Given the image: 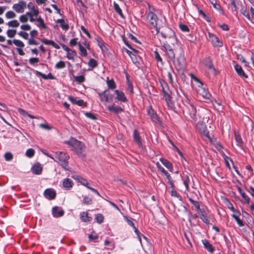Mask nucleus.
Masks as SVG:
<instances>
[{
  "instance_id": "obj_1",
  "label": "nucleus",
  "mask_w": 254,
  "mask_h": 254,
  "mask_svg": "<svg viewBox=\"0 0 254 254\" xmlns=\"http://www.w3.org/2000/svg\"><path fill=\"white\" fill-rule=\"evenodd\" d=\"M145 14L146 15V21L155 29L157 33H160L162 37L164 39H177L174 31L168 27L163 28L161 32L159 31L157 27L158 17L154 12H150L147 13L146 12Z\"/></svg>"
},
{
  "instance_id": "obj_2",
  "label": "nucleus",
  "mask_w": 254,
  "mask_h": 254,
  "mask_svg": "<svg viewBox=\"0 0 254 254\" xmlns=\"http://www.w3.org/2000/svg\"><path fill=\"white\" fill-rule=\"evenodd\" d=\"M64 143L72 147V150L80 157L84 158L86 155L83 153L86 146L85 144L77 139L71 137L68 140L65 141Z\"/></svg>"
},
{
  "instance_id": "obj_3",
  "label": "nucleus",
  "mask_w": 254,
  "mask_h": 254,
  "mask_svg": "<svg viewBox=\"0 0 254 254\" xmlns=\"http://www.w3.org/2000/svg\"><path fill=\"white\" fill-rule=\"evenodd\" d=\"M69 156L65 152L57 151L55 152L54 161L62 166L65 170H68V162Z\"/></svg>"
},
{
  "instance_id": "obj_4",
  "label": "nucleus",
  "mask_w": 254,
  "mask_h": 254,
  "mask_svg": "<svg viewBox=\"0 0 254 254\" xmlns=\"http://www.w3.org/2000/svg\"><path fill=\"white\" fill-rule=\"evenodd\" d=\"M160 83L162 87L163 96L165 99V101L168 105V106L171 109H174L175 106L173 102L172 101V96L171 95V92L169 90L168 84L163 80H160Z\"/></svg>"
},
{
  "instance_id": "obj_5",
  "label": "nucleus",
  "mask_w": 254,
  "mask_h": 254,
  "mask_svg": "<svg viewBox=\"0 0 254 254\" xmlns=\"http://www.w3.org/2000/svg\"><path fill=\"white\" fill-rule=\"evenodd\" d=\"M184 105L185 107L183 110L184 114L189 115L194 121H196L198 115L197 114L196 107L194 105L190 100H187Z\"/></svg>"
},
{
  "instance_id": "obj_6",
  "label": "nucleus",
  "mask_w": 254,
  "mask_h": 254,
  "mask_svg": "<svg viewBox=\"0 0 254 254\" xmlns=\"http://www.w3.org/2000/svg\"><path fill=\"white\" fill-rule=\"evenodd\" d=\"M98 95L102 102H109L113 101V95L107 90L98 92Z\"/></svg>"
},
{
  "instance_id": "obj_7",
  "label": "nucleus",
  "mask_w": 254,
  "mask_h": 254,
  "mask_svg": "<svg viewBox=\"0 0 254 254\" xmlns=\"http://www.w3.org/2000/svg\"><path fill=\"white\" fill-rule=\"evenodd\" d=\"M164 51L168 59L172 61H174L175 54L171 46L168 44H164L163 46Z\"/></svg>"
},
{
  "instance_id": "obj_8",
  "label": "nucleus",
  "mask_w": 254,
  "mask_h": 254,
  "mask_svg": "<svg viewBox=\"0 0 254 254\" xmlns=\"http://www.w3.org/2000/svg\"><path fill=\"white\" fill-rule=\"evenodd\" d=\"M26 6L27 5L26 2L23 0H21L19 1L18 3L14 4L12 6V8L17 13H23L24 11Z\"/></svg>"
},
{
  "instance_id": "obj_9",
  "label": "nucleus",
  "mask_w": 254,
  "mask_h": 254,
  "mask_svg": "<svg viewBox=\"0 0 254 254\" xmlns=\"http://www.w3.org/2000/svg\"><path fill=\"white\" fill-rule=\"evenodd\" d=\"M147 110L153 122L158 124L161 123L160 118L151 107H148Z\"/></svg>"
},
{
  "instance_id": "obj_10",
  "label": "nucleus",
  "mask_w": 254,
  "mask_h": 254,
  "mask_svg": "<svg viewBox=\"0 0 254 254\" xmlns=\"http://www.w3.org/2000/svg\"><path fill=\"white\" fill-rule=\"evenodd\" d=\"M208 37L210 38L212 44L214 47H221L223 46V43L220 41L219 38L215 35L208 33Z\"/></svg>"
},
{
  "instance_id": "obj_11",
  "label": "nucleus",
  "mask_w": 254,
  "mask_h": 254,
  "mask_svg": "<svg viewBox=\"0 0 254 254\" xmlns=\"http://www.w3.org/2000/svg\"><path fill=\"white\" fill-rule=\"evenodd\" d=\"M203 63L208 68V69L212 70L214 74H217L216 70L212 63V61L210 57H206L203 60Z\"/></svg>"
},
{
  "instance_id": "obj_12",
  "label": "nucleus",
  "mask_w": 254,
  "mask_h": 254,
  "mask_svg": "<svg viewBox=\"0 0 254 254\" xmlns=\"http://www.w3.org/2000/svg\"><path fill=\"white\" fill-rule=\"evenodd\" d=\"M64 213V211L62 208L58 206H54L52 208V214L54 217L59 218L63 216Z\"/></svg>"
},
{
  "instance_id": "obj_13",
  "label": "nucleus",
  "mask_w": 254,
  "mask_h": 254,
  "mask_svg": "<svg viewBox=\"0 0 254 254\" xmlns=\"http://www.w3.org/2000/svg\"><path fill=\"white\" fill-rule=\"evenodd\" d=\"M45 197L49 199H53L56 196V191L51 189H47L44 191Z\"/></svg>"
},
{
  "instance_id": "obj_14",
  "label": "nucleus",
  "mask_w": 254,
  "mask_h": 254,
  "mask_svg": "<svg viewBox=\"0 0 254 254\" xmlns=\"http://www.w3.org/2000/svg\"><path fill=\"white\" fill-rule=\"evenodd\" d=\"M198 213L200 215V218L201 219V220L204 223L206 224H209L210 223V220L209 219L208 214L206 211L204 210H201Z\"/></svg>"
},
{
  "instance_id": "obj_15",
  "label": "nucleus",
  "mask_w": 254,
  "mask_h": 254,
  "mask_svg": "<svg viewBox=\"0 0 254 254\" xmlns=\"http://www.w3.org/2000/svg\"><path fill=\"white\" fill-rule=\"evenodd\" d=\"M115 93L117 95L116 99L121 102H127V100L125 96V93L122 91L118 90H116L115 91Z\"/></svg>"
},
{
  "instance_id": "obj_16",
  "label": "nucleus",
  "mask_w": 254,
  "mask_h": 254,
  "mask_svg": "<svg viewBox=\"0 0 254 254\" xmlns=\"http://www.w3.org/2000/svg\"><path fill=\"white\" fill-rule=\"evenodd\" d=\"M192 179L191 176L190 175H189L188 174H184L182 176V180L183 181V184L185 185L186 189L187 190H189V185L190 182V180Z\"/></svg>"
},
{
  "instance_id": "obj_17",
  "label": "nucleus",
  "mask_w": 254,
  "mask_h": 254,
  "mask_svg": "<svg viewBox=\"0 0 254 254\" xmlns=\"http://www.w3.org/2000/svg\"><path fill=\"white\" fill-rule=\"evenodd\" d=\"M27 7L30 10L28 12L32 13L33 15L37 17L39 15V11L38 9H35V5L32 2H30L27 4Z\"/></svg>"
},
{
  "instance_id": "obj_18",
  "label": "nucleus",
  "mask_w": 254,
  "mask_h": 254,
  "mask_svg": "<svg viewBox=\"0 0 254 254\" xmlns=\"http://www.w3.org/2000/svg\"><path fill=\"white\" fill-rule=\"evenodd\" d=\"M234 68L237 74L242 77L248 78V75L245 73L241 65L238 64L234 65Z\"/></svg>"
},
{
  "instance_id": "obj_19",
  "label": "nucleus",
  "mask_w": 254,
  "mask_h": 254,
  "mask_svg": "<svg viewBox=\"0 0 254 254\" xmlns=\"http://www.w3.org/2000/svg\"><path fill=\"white\" fill-rule=\"evenodd\" d=\"M198 92L199 94L205 99L209 100L211 97V95L208 90L204 88L201 87L199 89Z\"/></svg>"
},
{
  "instance_id": "obj_20",
  "label": "nucleus",
  "mask_w": 254,
  "mask_h": 254,
  "mask_svg": "<svg viewBox=\"0 0 254 254\" xmlns=\"http://www.w3.org/2000/svg\"><path fill=\"white\" fill-rule=\"evenodd\" d=\"M73 185L72 181L69 178H65L63 181V187L67 190H69L72 188Z\"/></svg>"
},
{
  "instance_id": "obj_21",
  "label": "nucleus",
  "mask_w": 254,
  "mask_h": 254,
  "mask_svg": "<svg viewBox=\"0 0 254 254\" xmlns=\"http://www.w3.org/2000/svg\"><path fill=\"white\" fill-rule=\"evenodd\" d=\"M133 137L134 141L138 144V146H142V144L141 141V138L137 130H134L133 133Z\"/></svg>"
},
{
  "instance_id": "obj_22",
  "label": "nucleus",
  "mask_w": 254,
  "mask_h": 254,
  "mask_svg": "<svg viewBox=\"0 0 254 254\" xmlns=\"http://www.w3.org/2000/svg\"><path fill=\"white\" fill-rule=\"evenodd\" d=\"M108 109L109 111L116 114H118L123 111V109L120 106L115 105V104H113L112 106H108Z\"/></svg>"
},
{
  "instance_id": "obj_23",
  "label": "nucleus",
  "mask_w": 254,
  "mask_h": 254,
  "mask_svg": "<svg viewBox=\"0 0 254 254\" xmlns=\"http://www.w3.org/2000/svg\"><path fill=\"white\" fill-rule=\"evenodd\" d=\"M160 161L170 172H173V167L170 162L163 158H160Z\"/></svg>"
},
{
  "instance_id": "obj_24",
  "label": "nucleus",
  "mask_w": 254,
  "mask_h": 254,
  "mask_svg": "<svg viewBox=\"0 0 254 254\" xmlns=\"http://www.w3.org/2000/svg\"><path fill=\"white\" fill-rule=\"evenodd\" d=\"M31 171L34 174L40 175L42 171V167L40 164L34 165L31 169Z\"/></svg>"
},
{
  "instance_id": "obj_25",
  "label": "nucleus",
  "mask_w": 254,
  "mask_h": 254,
  "mask_svg": "<svg viewBox=\"0 0 254 254\" xmlns=\"http://www.w3.org/2000/svg\"><path fill=\"white\" fill-rule=\"evenodd\" d=\"M202 243L203 244L204 248L209 252L213 253L215 249L211 244L206 240H202Z\"/></svg>"
},
{
  "instance_id": "obj_26",
  "label": "nucleus",
  "mask_w": 254,
  "mask_h": 254,
  "mask_svg": "<svg viewBox=\"0 0 254 254\" xmlns=\"http://www.w3.org/2000/svg\"><path fill=\"white\" fill-rule=\"evenodd\" d=\"M81 220L84 222H90L92 220V217L88 216L87 212H82L80 214Z\"/></svg>"
},
{
  "instance_id": "obj_27",
  "label": "nucleus",
  "mask_w": 254,
  "mask_h": 254,
  "mask_svg": "<svg viewBox=\"0 0 254 254\" xmlns=\"http://www.w3.org/2000/svg\"><path fill=\"white\" fill-rule=\"evenodd\" d=\"M34 72L36 75L41 76L44 79H54V77L51 73H49L48 75H46L38 70H35Z\"/></svg>"
},
{
  "instance_id": "obj_28",
  "label": "nucleus",
  "mask_w": 254,
  "mask_h": 254,
  "mask_svg": "<svg viewBox=\"0 0 254 254\" xmlns=\"http://www.w3.org/2000/svg\"><path fill=\"white\" fill-rule=\"evenodd\" d=\"M36 17V21L37 22V24H36V25L42 29H46L47 27L46 24L44 23V21L43 19L42 18V17L40 16H38Z\"/></svg>"
},
{
  "instance_id": "obj_29",
  "label": "nucleus",
  "mask_w": 254,
  "mask_h": 254,
  "mask_svg": "<svg viewBox=\"0 0 254 254\" xmlns=\"http://www.w3.org/2000/svg\"><path fill=\"white\" fill-rule=\"evenodd\" d=\"M237 189L239 192L244 199L245 202L247 204H249L250 202V197L247 195L246 194L245 192L240 187H238Z\"/></svg>"
},
{
  "instance_id": "obj_30",
  "label": "nucleus",
  "mask_w": 254,
  "mask_h": 254,
  "mask_svg": "<svg viewBox=\"0 0 254 254\" xmlns=\"http://www.w3.org/2000/svg\"><path fill=\"white\" fill-rule=\"evenodd\" d=\"M106 82L108 89L114 90L116 88V84L113 79H110L108 77H107Z\"/></svg>"
},
{
  "instance_id": "obj_31",
  "label": "nucleus",
  "mask_w": 254,
  "mask_h": 254,
  "mask_svg": "<svg viewBox=\"0 0 254 254\" xmlns=\"http://www.w3.org/2000/svg\"><path fill=\"white\" fill-rule=\"evenodd\" d=\"M177 63L179 69L183 68L185 64V58L182 55H180L177 58Z\"/></svg>"
},
{
  "instance_id": "obj_32",
  "label": "nucleus",
  "mask_w": 254,
  "mask_h": 254,
  "mask_svg": "<svg viewBox=\"0 0 254 254\" xmlns=\"http://www.w3.org/2000/svg\"><path fill=\"white\" fill-rule=\"evenodd\" d=\"M68 99L73 104H77L79 106H82L84 101L82 99L77 100L76 98L72 96H69Z\"/></svg>"
},
{
  "instance_id": "obj_33",
  "label": "nucleus",
  "mask_w": 254,
  "mask_h": 254,
  "mask_svg": "<svg viewBox=\"0 0 254 254\" xmlns=\"http://www.w3.org/2000/svg\"><path fill=\"white\" fill-rule=\"evenodd\" d=\"M57 22L60 24V26L63 30L67 31L69 29L68 24L65 22L64 19H59L57 20Z\"/></svg>"
},
{
  "instance_id": "obj_34",
  "label": "nucleus",
  "mask_w": 254,
  "mask_h": 254,
  "mask_svg": "<svg viewBox=\"0 0 254 254\" xmlns=\"http://www.w3.org/2000/svg\"><path fill=\"white\" fill-rule=\"evenodd\" d=\"M42 43L48 45H51L53 47L55 48L56 49H60V46L57 45L55 42L52 40H49L48 39H44L42 41Z\"/></svg>"
},
{
  "instance_id": "obj_35",
  "label": "nucleus",
  "mask_w": 254,
  "mask_h": 254,
  "mask_svg": "<svg viewBox=\"0 0 254 254\" xmlns=\"http://www.w3.org/2000/svg\"><path fill=\"white\" fill-rule=\"evenodd\" d=\"M77 180L78 181V182L81 184L83 186L86 187L87 188H88V189L90 190V188H91V187L90 186L89 183H88V181H87L86 179H84L82 177H78L77 178Z\"/></svg>"
},
{
  "instance_id": "obj_36",
  "label": "nucleus",
  "mask_w": 254,
  "mask_h": 254,
  "mask_svg": "<svg viewBox=\"0 0 254 254\" xmlns=\"http://www.w3.org/2000/svg\"><path fill=\"white\" fill-rule=\"evenodd\" d=\"M114 8L116 12L122 18H124V15L123 14V13L122 12V10L121 8H120L119 5L114 2Z\"/></svg>"
},
{
  "instance_id": "obj_37",
  "label": "nucleus",
  "mask_w": 254,
  "mask_h": 254,
  "mask_svg": "<svg viewBox=\"0 0 254 254\" xmlns=\"http://www.w3.org/2000/svg\"><path fill=\"white\" fill-rule=\"evenodd\" d=\"M241 13L245 16L249 20H251V17L249 14V12L247 11L245 6H243L240 10Z\"/></svg>"
},
{
  "instance_id": "obj_38",
  "label": "nucleus",
  "mask_w": 254,
  "mask_h": 254,
  "mask_svg": "<svg viewBox=\"0 0 254 254\" xmlns=\"http://www.w3.org/2000/svg\"><path fill=\"white\" fill-rule=\"evenodd\" d=\"M189 200L191 203V204H193L195 208L196 211H197V212L201 210L200 208V205L198 201L194 200L191 198H189Z\"/></svg>"
},
{
  "instance_id": "obj_39",
  "label": "nucleus",
  "mask_w": 254,
  "mask_h": 254,
  "mask_svg": "<svg viewBox=\"0 0 254 254\" xmlns=\"http://www.w3.org/2000/svg\"><path fill=\"white\" fill-rule=\"evenodd\" d=\"M239 215L240 214H238L237 213L233 214L232 215V217L235 219L239 226L242 227L243 226L244 224L242 220L239 217Z\"/></svg>"
},
{
  "instance_id": "obj_40",
  "label": "nucleus",
  "mask_w": 254,
  "mask_h": 254,
  "mask_svg": "<svg viewBox=\"0 0 254 254\" xmlns=\"http://www.w3.org/2000/svg\"><path fill=\"white\" fill-rule=\"evenodd\" d=\"M130 58L132 60V62L137 66H139L140 65V58L139 57H137L136 55H132L130 56Z\"/></svg>"
},
{
  "instance_id": "obj_41",
  "label": "nucleus",
  "mask_w": 254,
  "mask_h": 254,
  "mask_svg": "<svg viewBox=\"0 0 254 254\" xmlns=\"http://www.w3.org/2000/svg\"><path fill=\"white\" fill-rule=\"evenodd\" d=\"M78 45L79 47L80 55L83 57H86L87 56V52L86 50L82 46L80 43H78Z\"/></svg>"
},
{
  "instance_id": "obj_42",
  "label": "nucleus",
  "mask_w": 254,
  "mask_h": 254,
  "mask_svg": "<svg viewBox=\"0 0 254 254\" xmlns=\"http://www.w3.org/2000/svg\"><path fill=\"white\" fill-rule=\"evenodd\" d=\"M30 14L31 13L30 12H27L25 14L20 15L19 17V21L23 23L27 22L28 20V15Z\"/></svg>"
},
{
  "instance_id": "obj_43",
  "label": "nucleus",
  "mask_w": 254,
  "mask_h": 254,
  "mask_svg": "<svg viewBox=\"0 0 254 254\" xmlns=\"http://www.w3.org/2000/svg\"><path fill=\"white\" fill-rule=\"evenodd\" d=\"M95 219L98 223L101 224L104 221V217L102 214L98 213L95 215Z\"/></svg>"
},
{
  "instance_id": "obj_44",
  "label": "nucleus",
  "mask_w": 254,
  "mask_h": 254,
  "mask_svg": "<svg viewBox=\"0 0 254 254\" xmlns=\"http://www.w3.org/2000/svg\"><path fill=\"white\" fill-rule=\"evenodd\" d=\"M76 53L75 51L72 50L71 49H69L68 52H67V56L66 57L67 59L69 60L73 59V58L76 56Z\"/></svg>"
},
{
  "instance_id": "obj_45",
  "label": "nucleus",
  "mask_w": 254,
  "mask_h": 254,
  "mask_svg": "<svg viewBox=\"0 0 254 254\" xmlns=\"http://www.w3.org/2000/svg\"><path fill=\"white\" fill-rule=\"evenodd\" d=\"M73 77L75 79V81L79 84L84 82L85 79L84 76L83 75H81L79 76L73 75Z\"/></svg>"
},
{
  "instance_id": "obj_46",
  "label": "nucleus",
  "mask_w": 254,
  "mask_h": 254,
  "mask_svg": "<svg viewBox=\"0 0 254 254\" xmlns=\"http://www.w3.org/2000/svg\"><path fill=\"white\" fill-rule=\"evenodd\" d=\"M88 65L92 69L95 68L97 66V62L94 59H90L88 62Z\"/></svg>"
},
{
  "instance_id": "obj_47",
  "label": "nucleus",
  "mask_w": 254,
  "mask_h": 254,
  "mask_svg": "<svg viewBox=\"0 0 254 254\" xmlns=\"http://www.w3.org/2000/svg\"><path fill=\"white\" fill-rule=\"evenodd\" d=\"M9 27H17L19 25V23L18 22L17 20H13L10 21H9L6 24Z\"/></svg>"
},
{
  "instance_id": "obj_48",
  "label": "nucleus",
  "mask_w": 254,
  "mask_h": 254,
  "mask_svg": "<svg viewBox=\"0 0 254 254\" xmlns=\"http://www.w3.org/2000/svg\"><path fill=\"white\" fill-rule=\"evenodd\" d=\"M165 175L166 176V178L168 180V183L170 184L171 187L172 189L175 188V185L174 184L173 181L172 179V177L167 172V174H165Z\"/></svg>"
},
{
  "instance_id": "obj_49",
  "label": "nucleus",
  "mask_w": 254,
  "mask_h": 254,
  "mask_svg": "<svg viewBox=\"0 0 254 254\" xmlns=\"http://www.w3.org/2000/svg\"><path fill=\"white\" fill-rule=\"evenodd\" d=\"M235 139L237 142V144L239 146H241L243 144V141L241 135L238 133H235Z\"/></svg>"
},
{
  "instance_id": "obj_50",
  "label": "nucleus",
  "mask_w": 254,
  "mask_h": 254,
  "mask_svg": "<svg viewBox=\"0 0 254 254\" xmlns=\"http://www.w3.org/2000/svg\"><path fill=\"white\" fill-rule=\"evenodd\" d=\"M227 207L232 211H233V212H235V213H237L238 214H240V212L235 209V208L233 207V205L232 204V203L228 200H227Z\"/></svg>"
},
{
  "instance_id": "obj_51",
  "label": "nucleus",
  "mask_w": 254,
  "mask_h": 254,
  "mask_svg": "<svg viewBox=\"0 0 254 254\" xmlns=\"http://www.w3.org/2000/svg\"><path fill=\"white\" fill-rule=\"evenodd\" d=\"M13 43L15 46L19 48H23L24 47V44L23 42L19 40L14 39L13 40Z\"/></svg>"
},
{
  "instance_id": "obj_52",
  "label": "nucleus",
  "mask_w": 254,
  "mask_h": 254,
  "mask_svg": "<svg viewBox=\"0 0 254 254\" xmlns=\"http://www.w3.org/2000/svg\"><path fill=\"white\" fill-rule=\"evenodd\" d=\"M171 194L172 196H175L178 198L180 201L183 200L182 197L174 190V188L172 189V190L171 191Z\"/></svg>"
},
{
  "instance_id": "obj_53",
  "label": "nucleus",
  "mask_w": 254,
  "mask_h": 254,
  "mask_svg": "<svg viewBox=\"0 0 254 254\" xmlns=\"http://www.w3.org/2000/svg\"><path fill=\"white\" fill-rule=\"evenodd\" d=\"M179 26L180 29L183 32H188L190 31V29H189V27L185 24H184L182 23H180L179 24Z\"/></svg>"
},
{
  "instance_id": "obj_54",
  "label": "nucleus",
  "mask_w": 254,
  "mask_h": 254,
  "mask_svg": "<svg viewBox=\"0 0 254 254\" xmlns=\"http://www.w3.org/2000/svg\"><path fill=\"white\" fill-rule=\"evenodd\" d=\"M16 33V30L14 29H8L6 32L7 35L9 38L14 37Z\"/></svg>"
},
{
  "instance_id": "obj_55",
  "label": "nucleus",
  "mask_w": 254,
  "mask_h": 254,
  "mask_svg": "<svg viewBox=\"0 0 254 254\" xmlns=\"http://www.w3.org/2000/svg\"><path fill=\"white\" fill-rule=\"evenodd\" d=\"M16 16V14L12 11H8L5 13V17L8 19L14 18Z\"/></svg>"
},
{
  "instance_id": "obj_56",
  "label": "nucleus",
  "mask_w": 254,
  "mask_h": 254,
  "mask_svg": "<svg viewBox=\"0 0 254 254\" xmlns=\"http://www.w3.org/2000/svg\"><path fill=\"white\" fill-rule=\"evenodd\" d=\"M211 0V2L212 3V4L213 5V6L214 7L217 9V10H219V11H221L222 12H223V10L221 8V6L220 5V4H217L216 1H215V0Z\"/></svg>"
},
{
  "instance_id": "obj_57",
  "label": "nucleus",
  "mask_w": 254,
  "mask_h": 254,
  "mask_svg": "<svg viewBox=\"0 0 254 254\" xmlns=\"http://www.w3.org/2000/svg\"><path fill=\"white\" fill-rule=\"evenodd\" d=\"M65 67V64L64 62L62 61H61L58 62L55 65V67L57 69H61V68H63Z\"/></svg>"
},
{
  "instance_id": "obj_58",
  "label": "nucleus",
  "mask_w": 254,
  "mask_h": 254,
  "mask_svg": "<svg viewBox=\"0 0 254 254\" xmlns=\"http://www.w3.org/2000/svg\"><path fill=\"white\" fill-rule=\"evenodd\" d=\"M92 202H93V201L91 198L87 197V196H85L83 198V203L84 204L90 205V204H92Z\"/></svg>"
},
{
  "instance_id": "obj_59",
  "label": "nucleus",
  "mask_w": 254,
  "mask_h": 254,
  "mask_svg": "<svg viewBox=\"0 0 254 254\" xmlns=\"http://www.w3.org/2000/svg\"><path fill=\"white\" fill-rule=\"evenodd\" d=\"M35 154V151L32 148H30L27 150L26 152V155L28 157H32Z\"/></svg>"
},
{
  "instance_id": "obj_60",
  "label": "nucleus",
  "mask_w": 254,
  "mask_h": 254,
  "mask_svg": "<svg viewBox=\"0 0 254 254\" xmlns=\"http://www.w3.org/2000/svg\"><path fill=\"white\" fill-rule=\"evenodd\" d=\"M39 61L40 60L38 58H31L29 60V62L31 64L34 65L37 64Z\"/></svg>"
},
{
  "instance_id": "obj_61",
  "label": "nucleus",
  "mask_w": 254,
  "mask_h": 254,
  "mask_svg": "<svg viewBox=\"0 0 254 254\" xmlns=\"http://www.w3.org/2000/svg\"><path fill=\"white\" fill-rule=\"evenodd\" d=\"M18 35L21 36V37L23 38L24 39L27 40L29 38V35L28 34L24 31H20L18 33Z\"/></svg>"
},
{
  "instance_id": "obj_62",
  "label": "nucleus",
  "mask_w": 254,
  "mask_h": 254,
  "mask_svg": "<svg viewBox=\"0 0 254 254\" xmlns=\"http://www.w3.org/2000/svg\"><path fill=\"white\" fill-rule=\"evenodd\" d=\"M84 114L88 118H90V119H92V120H96V115L94 114H93V113H90V112H86V113H84Z\"/></svg>"
},
{
  "instance_id": "obj_63",
  "label": "nucleus",
  "mask_w": 254,
  "mask_h": 254,
  "mask_svg": "<svg viewBox=\"0 0 254 254\" xmlns=\"http://www.w3.org/2000/svg\"><path fill=\"white\" fill-rule=\"evenodd\" d=\"M96 40L98 42V45L101 48V49L103 50V48L105 47L104 45V44H105L104 42L102 40V39L101 38H100L99 37H97L96 38Z\"/></svg>"
},
{
  "instance_id": "obj_64",
  "label": "nucleus",
  "mask_w": 254,
  "mask_h": 254,
  "mask_svg": "<svg viewBox=\"0 0 254 254\" xmlns=\"http://www.w3.org/2000/svg\"><path fill=\"white\" fill-rule=\"evenodd\" d=\"M251 3H252L253 6L251 7L250 11L251 14V17L254 19V0H250Z\"/></svg>"
}]
</instances>
